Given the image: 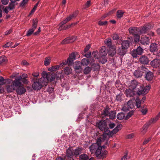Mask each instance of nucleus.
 Returning a JSON list of instances; mask_svg holds the SVG:
<instances>
[{
  "mask_svg": "<svg viewBox=\"0 0 160 160\" xmlns=\"http://www.w3.org/2000/svg\"><path fill=\"white\" fill-rule=\"evenodd\" d=\"M104 132H106L108 138H110L112 137L113 135V134L112 132V131H110V130H109V129H108V131H104Z\"/></svg>",
  "mask_w": 160,
  "mask_h": 160,
  "instance_id": "53",
  "label": "nucleus"
},
{
  "mask_svg": "<svg viewBox=\"0 0 160 160\" xmlns=\"http://www.w3.org/2000/svg\"><path fill=\"white\" fill-rule=\"evenodd\" d=\"M28 1V0H23L20 3V6L21 7H24Z\"/></svg>",
  "mask_w": 160,
  "mask_h": 160,
  "instance_id": "55",
  "label": "nucleus"
},
{
  "mask_svg": "<svg viewBox=\"0 0 160 160\" xmlns=\"http://www.w3.org/2000/svg\"><path fill=\"white\" fill-rule=\"evenodd\" d=\"M59 27L58 28V30L59 31H61L62 30H66L69 28H70L72 26V24L70 25H59Z\"/></svg>",
  "mask_w": 160,
  "mask_h": 160,
  "instance_id": "34",
  "label": "nucleus"
},
{
  "mask_svg": "<svg viewBox=\"0 0 160 160\" xmlns=\"http://www.w3.org/2000/svg\"><path fill=\"white\" fill-rule=\"evenodd\" d=\"M99 138H101V139L102 141L103 140H108L109 138L108 137V136L106 132H105L103 133L102 135V136L100 137Z\"/></svg>",
  "mask_w": 160,
  "mask_h": 160,
  "instance_id": "42",
  "label": "nucleus"
},
{
  "mask_svg": "<svg viewBox=\"0 0 160 160\" xmlns=\"http://www.w3.org/2000/svg\"><path fill=\"white\" fill-rule=\"evenodd\" d=\"M75 54L74 52H72L70 55L69 57L68 58L69 62H71L72 64L74 60L75 59Z\"/></svg>",
  "mask_w": 160,
  "mask_h": 160,
  "instance_id": "28",
  "label": "nucleus"
},
{
  "mask_svg": "<svg viewBox=\"0 0 160 160\" xmlns=\"http://www.w3.org/2000/svg\"><path fill=\"white\" fill-rule=\"evenodd\" d=\"M136 105L137 108H139L140 107L141 105V101L139 98H137L136 100Z\"/></svg>",
  "mask_w": 160,
  "mask_h": 160,
  "instance_id": "44",
  "label": "nucleus"
},
{
  "mask_svg": "<svg viewBox=\"0 0 160 160\" xmlns=\"http://www.w3.org/2000/svg\"><path fill=\"white\" fill-rule=\"evenodd\" d=\"M51 58L50 57H46L44 61V65L46 66L48 65L50 62Z\"/></svg>",
  "mask_w": 160,
  "mask_h": 160,
  "instance_id": "43",
  "label": "nucleus"
},
{
  "mask_svg": "<svg viewBox=\"0 0 160 160\" xmlns=\"http://www.w3.org/2000/svg\"><path fill=\"white\" fill-rule=\"evenodd\" d=\"M128 31L130 34L136 36L138 40H139V36L138 34L140 31V30L139 28L136 27H131L129 28Z\"/></svg>",
  "mask_w": 160,
  "mask_h": 160,
  "instance_id": "8",
  "label": "nucleus"
},
{
  "mask_svg": "<svg viewBox=\"0 0 160 160\" xmlns=\"http://www.w3.org/2000/svg\"><path fill=\"white\" fill-rule=\"evenodd\" d=\"M64 73L66 75H69L72 72V69L69 67H66L64 69Z\"/></svg>",
  "mask_w": 160,
  "mask_h": 160,
  "instance_id": "33",
  "label": "nucleus"
},
{
  "mask_svg": "<svg viewBox=\"0 0 160 160\" xmlns=\"http://www.w3.org/2000/svg\"><path fill=\"white\" fill-rule=\"evenodd\" d=\"M115 124L113 122H110L109 124V128L110 129H112L115 126Z\"/></svg>",
  "mask_w": 160,
  "mask_h": 160,
  "instance_id": "64",
  "label": "nucleus"
},
{
  "mask_svg": "<svg viewBox=\"0 0 160 160\" xmlns=\"http://www.w3.org/2000/svg\"><path fill=\"white\" fill-rule=\"evenodd\" d=\"M130 109H132L133 107V104L132 100H129L126 105Z\"/></svg>",
  "mask_w": 160,
  "mask_h": 160,
  "instance_id": "51",
  "label": "nucleus"
},
{
  "mask_svg": "<svg viewBox=\"0 0 160 160\" xmlns=\"http://www.w3.org/2000/svg\"><path fill=\"white\" fill-rule=\"evenodd\" d=\"M78 14V12L76 11L74 12L72 14L70 15L72 18H75Z\"/></svg>",
  "mask_w": 160,
  "mask_h": 160,
  "instance_id": "63",
  "label": "nucleus"
},
{
  "mask_svg": "<svg viewBox=\"0 0 160 160\" xmlns=\"http://www.w3.org/2000/svg\"><path fill=\"white\" fill-rule=\"evenodd\" d=\"M82 150V149L80 148H76L75 149L73 152L74 156H75V157H77L81 153Z\"/></svg>",
  "mask_w": 160,
  "mask_h": 160,
  "instance_id": "29",
  "label": "nucleus"
},
{
  "mask_svg": "<svg viewBox=\"0 0 160 160\" xmlns=\"http://www.w3.org/2000/svg\"><path fill=\"white\" fill-rule=\"evenodd\" d=\"M93 159V158H89L88 156L86 154H83L79 156V160H92Z\"/></svg>",
  "mask_w": 160,
  "mask_h": 160,
  "instance_id": "26",
  "label": "nucleus"
},
{
  "mask_svg": "<svg viewBox=\"0 0 160 160\" xmlns=\"http://www.w3.org/2000/svg\"><path fill=\"white\" fill-rule=\"evenodd\" d=\"M38 23V21L37 19L35 20H33L32 21V28H34L35 29L36 28Z\"/></svg>",
  "mask_w": 160,
  "mask_h": 160,
  "instance_id": "45",
  "label": "nucleus"
},
{
  "mask_svg": "<svg viewBox=\"0 0 160 160\" xmlns=\"http://www.w3.org/2000/svg\"><path fill=\"white\" fill-rule=\"evenodd\" d=\"M67 64H68L69 65H71L72 64L71 62H69L68 59H67V60H65V61H63L62 63L60 64L59 66L60 67H62L63 66V65H66Z\"/></svg>",
  "mask_w": 160,
  "mask_h": 160,
  "instance_id": "48",
  "label": "nucleus"
},
{
  "mask_svg": "<svg viewBox=\"0 0 160 160\" xmlns=\"http://www.w3.org/2000/svg\"><path fill=\"white\" fill-rule=\"evenodd\" d=\"M64 160H74L75 156L73 151L71 149L68 148L66 151V155L64 158Z\"/></svg>",
  "mask_w": 160,
  "mask_h": 160,
  "instance_id": "7",
  "label": "nucleus"
},
{
  "mask_svg": "<svg viewBox=\"0 0 160 160\" xmlns=\"http://www.w3.org/2000/svg\"><path fill=\"white\" fill-rule=\"evenodd\" d=\"M18 87V85H15L13 82L12 81V83H9V85L6 86L7 91L8 92H11L15 90L16 87Z\"/></svg>",
  "mask_w": 160,
  "mask_h": 160,
  "instance_id": "13",
  "label": "nucleus"
},
{
  "mask_svg": "<svg viewBox=\"0 0 160 160\" xmlns=\"http://www.w3.org/2000/svg\"><path fill=\"white\" fill-rule=\"evenodd\" d=\"M107 49L105 47H102L100 50V55L101 56H105L107 54Z\"/></svg>",
  "mask_w": 160,
  "mask_h": 160,
  "instance_id": "27",
  "label": "nucleus"
},
{
  "mask_svg": "<svg viewBox=\"0 0 160 160\" xmlns=\"http://www.w3.org/2000/svg\"><path fill=\"white\" fill-rule=\"evenodd\" d=\"M129 109L130 108L127 105L124 106L122 108V110L125 112L128 111Z\"/></svg>",
  "mask_w": 160,
  "mask_h": 160,
  "instance_id": "60",
  "label": "nucleus"
},
{
  "mask_svg": "<svg viewBox=\"0 0 160 160\" xmlns=\"http://www.w3.org/2000/svg\"><path fill=\"white\" fill-rule=\"evenodd\" d=\"M124 12L122 10H118L117 12V16L118 18H121L123 16Z\"/></svg>",
  "mask_w": 160,
  "mask_h": 160,
  "instance_id": "39",
  "label": "nucleus"
},
{
  "mask_svg": "<svg viewBox=\"0 0 160 160\" xmlns=\"http://www.w3.org/2000/svg\"><path fill=\"white\" fill-rule=\"evenodd\" d=\"M89 61L87 59L83 58L81 61V64L83 66H87L89 64Z\"/></svg>",
  "mask_w": 160,
  "mask_h": 160,
  "instance_id": "38",
  "label": "nucleus"
},
{
  "mask_svg": "<svg viewBox=\"0 0 160 160\" xmlns=\"http://www.w3.org/2000/svg\"><path fill=\"white\" fill-rule=\"evenodd\" d=\"M128 152L127 151H125L124 155L121 158V160H128Z\"/></svg>",
  "mask_w": 160,
  "mask_h": 160,
  "instance_id": "57",
  "label": "nucleus"
},
{
  "mask_svg": "<svg viewBox=\"0 0 160 160\" xmlns=\"http://www.w3.org/2000/svg\"><path fill=\"white\" fill-rule=\"evenodd\" d=\"M96 125L98 128L101 131H108V128L105 120H101L96 123Z\"/></svg>",
  "mask_w": 160,
  "mask_h": 160,
  "instance_id": "4",
  "label": "nucleus"
},
{
  "mask_svg": "<svg viewBox=\"0 0 160 160\" xmlns=\"http://www.w3.org/2000/svg\"><path fill=\"white\" fill-rule=\"evenodd\" d=\"M137 87V89H135L137 94L140 95L146 94L149 91L151 87L150 85H148L143 88L136 80H132L130 83L129 88L132 90H134Z\"/></svg>",
  "mask_w": 160,
  "mask_h": 160,
  "instance_id": "1",
  "label": "nucleus"
},
{
  "mask_svg": "<svg viewBox=\"0 0 160 160\" xmlns=\"http://www.w3.org/2000/svg\"><path fill=\"white\" fill-rule=\"evenodd\" d=\"M38 2L34 6L33 8L32 9L31 11L29 16L30 15L32 14L35 12V11L36 10L38 6Z\"/></svg>",
  "mask_w": 160,
  "mask_h": 160,
  "instance_id": "52",
  "label": "nucleus"
},
{
  "mask_svg": "<svg viewBox=\"0 0 160 160\" xmlns=\"http://www.w3.org/2000/svg\"><path fill=\"white\" fill-rule=\"evenodd\" d=\"M140 41L142 44L144 45L149 44L150 42L149 38L147 37H143L142 38Z\"/></svg>",
  "mask_w": 160,
  "mask_h": 160,
  "instance_id": "20",
  "label": "nucleus"
},
{
  "mask_svg": "<svg viewBox=\"0 0 160 160\" xmlns=\"http://www.w3.org/2000/svg\"><path fill=\"white\" fill-rule=\"evenodd\" d=\"M133 90L130 88L128 89H127L125 91V93L126 96L128 97H133L137 93V92L133 91Z\"/></svg>",
  "mask_w": 160,
  "mask_h": 160,
  "instance_id": "15",
  "label": "nucleus"
},
{
  "mask_svg": "<svg viewBox=\"0 0 160 160\" xmlns=\"http://www.w3.org/2000/svg\"><path fill=\"white\" fill-rule=\"evenodd\" d=\"M91 70V68L89 67H86L83 71L84 73L85 74H88L89 73Z\"/></svg>",
  "mask_w": 160,
  "mask_h": 160,
  "instance_id": "46",
  "label": "nucleus"
},
{
  "mask_svg": "<svg viewBox=\"0 0 160 160\" xmlns=\"http://www.w3.org/2000/svg\"><path fill=\"white\" fill-rule=\"evenodd\" d=\"M34 31L35 30L34 28H32L29 29L28 31L26 36L27 37L30 36L33 33Z\"/></svg>",
  "mask_w": 160,
  "mask_h": 160,
  "instance_id": "47",
  "label": "nucleus"
},
{
  "mask_svg": "<svg viewBox=\"0 0 160 160\" xmlns=\"http://www.w3.org/2000/svg\"><path fill=\"white\" fill-rule=\"evenodd\" d=\"M8 80L7 79H4L2 77L0 76V85H3L6 83Z\"/></svg>",
  "mask_w": 160,
  "mask_h": 160,
  "instance_id": "40",
  "label": "nucleus"
},
{
  "mask_svg": "<svg viewBox=\"0 0 160 160\" xmlns=\"http://www.w3.org/2000/svg\"><path fill=\"white\" fill-rule=\"evenodd\" d=\"M92 67L94 71L98 70L100 69V66L98 63H94L92 65Z\"/></svg>",
  "mask_w": 160,
  "mask_h": 160,
  "instance_id": "49",
  "label": "nucleus"
},
{
  "mask_svg": "<svg viewBox=\"0 0 160 160\" xmlns=\"http://www.w3.org/2000/svg\"><path fill=\"white\" fill-rule=\"evenodd\" d=\"M139 61L141 64L144 65L148 64L149 62V58L145 55L141 56L139 58Z\"/></svg>",
  "mask_w": 160,
  "mask_h": 160,
  "instance_id": "14",
  "label": "nucleus"
},
{
  "mask_svg": "<svg viewBox=\"0 0 160 160\" xmlns=\"http://www.w3.org/2000/svg\"><path fill=\"white\" fill-rule=\"evenodd\" d=\"M105 43L107 46L111 48L112 46L111 39V38H108L105 41Z\"/></svg>",
  "mask_w": 160,
  "mask_h": 160,
  "instance_id": "41",
  "label": "nucleus"
},
{
  "mask_svg": "<svg viewBox=\"0 0 160 160\" xmlns=\"http://www.w3.org/2000/svg\"><path fill=\"white\" fill-rule=\"evenodd\" d=\"M143 53V49L140 47H138L136 49H134L131 52L133 58H137L138 55H141Z\"/></svg>",
  "mask_w": 160,
  "mask_h": 160,
  "instance_id": "9",
  "label": "nucleus"
},
{
  "mask_svg": "<svg viewBox=\"0 0 160 160\" xmlns=\"http://www.w3.org/2000/svg\"><path fill=\"white\" fill-rule=\"evenodd\" d=\"M153 27V25L149 23L146 24L140 30V31L142 33H145L147 32L150 29H151Z\"/></svg>",
  "mask_w": 160,
  "mask_h": 160,
  "instance_id": "12",
  "label": "nucleus"
},
{
  "mask_svg": "<svg viewBox=\"0 0 160 160\" xmlns=\"http://www.w3.org/2000/svg\"><path fill=\"white\" fill-rule=\"evenodd\" d=\"M32 88L34 90H39L41 88V86L39 82V80L38 82H34L32 85Z\"/></svg>",
  "mask_w": 160,
  "mask_h": 160,
  "instance_id": "22",
  "label": "nucleus"
},
{
  "mask_svg": "<svg viewBox=\"0 0 160 160\" xmlns=\"http://www.w3.org/2000/svg\"><path fill=\"white\" fill-rule=\"evenodd\" d=\"M146 68L145 67H141L139 69L135 70L133 73L134 76L137 78L141 77L143 73H144L143 71Z\"/></svg>",
  "mask_w": 160,
  "mask_h": 160,
  "instance_id": "10",
  "label": "nucleus"
},
{
  "mask_svg": "<svg viewBox=\"0 0 160 160\" xmlns=\"http://www.w3.org/2000/svg\"><path fill=\"white\" fill-rule=\"evenodd\" d=\"M98 151L95 155L98 159H103L106 158L108 154V151L107 150H102V149H99Z\"/></svg>",
  "mask_w": 160,
  "mask_h": 160,
  "instance_id": "6",
  "label": "nucleus"
},
{
  "mask_svg": "<svg viewBox=\"0 0 160 160\" xmlns=\"http://www.w3.org/2000/svg\"><path fill=\"white\" fill-rule=\"evenodd\" d=\"M60 67L59 65L52 66L48 69V70L50 72L55 71L58 70Z\"/></svg>",
  "mask_w": 160,
  "mask_h": 160,
  "instance_id": "32",
  "label": "nucleus"
},
{
  "mask_svg": "<svg viewBox=\"0 0 160 160\" xmlns=\"http://www.w3.org/2000/svg\"><path fill=\"white\" fill-rule=\"evenodd\" d=\"M151 139V137H149L147 139H145L143 142V145H145L147 143L149 142Z\"/></svg>",
  "mask_w": 160,
  "mask_h": 160,
  "instance_id": "61",
  "label": "nucleus"
},
{
  "mask_svg": "<svg viewBox=\"0 0 160 160\" xmlns=\"http://www.w3.org/2000/svg\"><path fill=\"white\" fill-rule=\"evenodd\" d=\"M92 55L95 59L98 58V53L97 51L93 52L92 54Z\"/></svg>",
  "mask_w": 160,
  "mask_h": 160,
  "instance_id": "54",
  "label": "nucleus"
},
{
  "mask_svg": "<svg viewBox=\"0 0 160 160\" xmlns=\"http://www.w3.org/2000/svg\"><path fill=\"white\" fill-rule=\"evenodd\" d=\"M76 39V38L74 36H72L67 37L62 41L61 42V44H64L72 43L75 41Z\"/></svg>",
  "mask_w": 160,
  "mask_h": 160,
  "instance_id": "11",
  "label": "nucleus"
},
{
  "mask_svg": "<svg viewBox=\"0 0 160 160\" xmlns=\"http://www.w3.org/2000/svg\"><path fill=\"white\" fill-rule=\"evenodd\" d=\"M140 111L143 115H145L148 112V109L147 108H145L144 109H142L141 110H140Z\"/></svg>",
  "mask_w": 160,
  "mask_h": 160,
  "instance_id": "62",
  "label": "nucleus"
},
{
  "mask_svg": "<svg viewBox=\"0 0 160 160\" xmlns=\"http://www.w3.org/2000/svg\"><path fill=\"white\" fill-rule=\"evenodd\" d=\"M150 64L154 68L158 67L160 65V60L158 59L155 58L151 62Z\"/></svg>",
  "mask_w": 160,
  "mask_h": 160,
  "instance_id": "16",
  "label": "nucleus"
},
{
  "mask_svg": "<svg viewBox=\"0 0 160 160\" xmlns=\"http://www.w3.org/2000/svg\"><path fill=\"white\" fill-rule=\"evenodd\" d=\"M7 61V58L4 56H2L0 57V65L6 63Z\"/></svg>",
  "mask_w": 160,
  "mask_h": 160,
  "instance_id": "30",
  "label": "nucleus"
},
{
  "mask_svg": "<svg viewBox=\"0 0 160 160\" xmlns=\"http://www.w3.org/2000/svg\"><path fill=\"white\" fill-rule=\"evenodd\" d=\"M10 2L9 3L8 6V8H9V10H11L14 9L15 6V2L12 1H10Z\"/></svg>",
  "mask_w": 160,
  "mask_h": 160,
  "instance_id": "35",
  "label": "nucleus"
},
{
  "mask_svg": "<svg viewBox=\"0 0 160 160\" xmlns=\"http://www.w3.org/2000/svg\"><path fill=\"white\" fill-rule=\"evenodd\" d=\"M160 117V112L155 118H152L147 122L143 127V130H146L148 127L151 124L156 122Z\"/></svg>",
  "mask_w": 160,
  "mask_h": 160,
  "instance_id": "5",
  "label": "nucleus"
},
{
  "mask_svg": "<svg viewBox=\"0 0 160 160\" xmlns=\"http://www.w3.org/2000/svg\"><path fill=\"white\" fill-rule=\"evenodd\" d=\"M101 138H98L96 143H92L89 147L90 151L91 153H95L96 154L99 149H102Z\"/></svg>",
  "mask_w": 160,
  "mask_h": 160,
  "instance_id": "3",
  "label": "nucleus"
},
{
  "mask_svg": "<svg viewBox=\"0 0 160 160\" xmlns=\"http://www.w3.org/2000/svg\"><path fill=\"white\" fill-rule=\"evenodd\" d=\"M129 42L128 40L123 41L122 42V48L127 50L130 46Z\"/></svg>",
  "mask_w": 160,
  "mask_h": 160,
  "instance_id": "21",
  "label": "nucleus"
},
{
  "mask_svg": "<svg viewBox=\"0 0 160 160\" xmlns=\"http://www.w3.org/2000/svg\"><path fill=\"white\" fill-rule=\"evenodd\" d=\"M122 94L119 93L116 96V100L117 101H121L122 100Z\"/></svg>",
  "mask_w": 160,
  "mask_h": 160,
  "instance_id": "58",
  "label": "nucleus"
},
{
  "mask_svg": "<svg viewBox=\"0 0 160 160\" xmlns=\"http://www.w3.org/2000/svg\"><path fill=\"white\" fill-rule=\"evenodd\" d=\"M127 51V50L122 48H119L118 50V54L121 56H123L126 54Z\"/></svg>",
  "mask_w": 160,
  "mask_h": 160,
  "instance_id": "31",
  "label": "nucleus"
},
{
  "mask_svg": "<svg viewBox=\"0 0 160 160\" xmlns=\"http://www.w3.org/2000/svg\"><path fill=\"white\" fill-rule=\"evenodd\" d=\"M125 118V114L123 112L119 113L117 115V118L119 120H122L124 118Z\"/></svg>",
  "mask_w": 160,
  "mask_h": 160,
  "instance_id": "37",
  "label": "nucleus"
},
{
  "mask_svg": "<svg viewBox=\"0 0 160 160\" xmlns=\"http://www.w3.org/2000/svg\"><path fill=\"white\" fill-rule=\"evenodd\" d=\"M74 68L75 71L79 70L81 68L80 63L79 61H76L75 62Z\"/></svg>",
  "mask_w": 160,
  "mask_h": 160,
  "instance_id": "36",
  "label": "nucleus"
},
{
  "mask_svg": "<svg viewBox=\"0 0 160 160\" xmlns=\"http://www.w3.org/2000/svg\"><path fill=\"white\" fill-rule=\"evenodd\" d=\"M16 91L18 94L22 95L24 94L26 92V89L22 86H21L16 87Z\"/></svg>",
  "mask_w": 160,
  "mask_h": 160,
  "instance_id": "17",
  "label": "nucleus"
},
{
  "mask_svg": "<svg viewBox=\"0 0 160 160\" xmlns=\"http://www.w3.org/2000/svg\"><path fill=\"white\" fill-rule=\"evenodd\" d=\"M39 82L41 85L42 88V87L46 86L48 83V79L45 77H42L39 80Z\"/></svg>",
  "mask_w": 160,
  "mask_h": 160,
  "instance_id": "18",
  "label": "nucleus"
},
{
  "mask_svg": "<svg viewBox=\"0 0 160 160\" xmlns=\"http://www.w3.org/2000/svg\"><path fill=\"white\" fill-rule=\"evenodd\" d=\"M22 79V77L21 76H19L15 78L14 80L11 81L14 83L15 85H18L20 86L21 85V82L20 81H21Z\"/></svg>",
  "mask_w": 160,
  "mask_h": 160,
  "instance_id": "19",
  "label": "nucleus"
},
{
  "mask_svg": "<svg viewBox=\"0 0 160 160\" xmlns=\"http://www.w3.org/2000/svg\"><path fill=\"white\" fill-rule=\"evenodd\" d=\"M153 74L151 72H148L146 74L145 78L148 81H151L153 78Z\"/></svg>",
  "mask_w": 160,
  "mask_h": 160,
  "instance_id": "25",
  "label": "nucleus"
},
{
  "mask_svg": "<svg viewBox=\"0 0 160 160\" xmlns=\"http://www.w3.org/2000/svg\"><path fill=\"white\" fill-rule=\"evenodd\" d=\"M46 75H47V78H46L48 79V81L49 80L50 81H52L55 79L56 75L53 72H49L48 75L46 74Z\"/></svg>",
  "mask_w": 160,
  "mask_h": 160,
  "instance_id": "24",
  "label": "nucleus"
},
{
  "mask_svg": "<svg viewBox=\"0 0 160 160\" xmlns=\"http://www.w3.org/2000/svg\"><path fill=\"white\" fill-rule=\"evenodd\" d=\"M98 24L100 26L105 25L107 24L108 22L105 21L104 22L102 21L101 20L99 21L98 22Z\"/></svg>",
  "mask_w": 160,
  "mask_h": 160,
  "instance_id": "56",
  "label": "nucleus"
},
{
  "mask_svg": "<svg viewBox=\"0 0 160 160\" xmlns=\"http://www.w3.org/2000/svg\"><path fill=\"white\" fill-rule=\"evenodd\" d=\"M116 114V112L111 110V109L108 106L105 107L102 111L101 113L102 117H108L110 119H112L115 118Z\"/></svg>",
  "mask_w": 160,
  "mask_h": 160,
  "instance_id": "2",
  "label": "nucleus"
},
{
  "mask_svg": "<svg viewBox=\"0 0 160 160\" xmlns=\"http://www.w3.org/2000/svg\"><path fill=\"white\" fill-rule=\"evenodd\" d=\"M12 42H8L6 44L4 45L3 47L4 48H8L11 46L12 45Z\"/></svg>",
  "mask_w": 160,
  "mask_h": 160,
  "instance_id": "59",
  "label": "nucleus"
},
{
  "mask_svg": "<svg viewBox=\"0 0 160 160\" xmlns=\"http://www.w3.org/2000/svg\"><path fill=\"white\" fill-rule=\"evenodd\" d=\"M133 114V112L132 111L129 112L127 114V115L126 116H125V119L127 120L130 117H131Z\"/></svg>",
  "mask_w": 160,
  "mask_h": 160,
  "instance_id": "50",
  "label": "nucleus"
},
{
  "mask_svg": "<svg viewBox=\"0 0 160 160\" xmlns=\"http://www.w3.org/2000/svg\"><path fill=\"white\" fill-rule=\"evenodd\" d=\"M158 45L155 43L151 44L150 50L151 52H157L158 50Z\"/></svg>",
  "mask_w": 160,
  "mask_h": 160,
  "instance_id": "23",
  "label": "nucleus"
}]
</instances>
